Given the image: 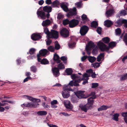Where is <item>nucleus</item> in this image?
<instances>
[{"instance_id":"nucleus-2","label":"nucleus","mask_w":127,"mask_h":127,"mask_svg":"<svg viewBox=\"0 0 127 127\" xmlns=\"http://www.w3.org/2000/svg\"><path fill=\"white\" fill-rule=\"evenodd\" d=\"M68 85H64L63 88V91L62 92V95L64 98H67L70 96L68 91H72L73 90L71 88H68Z\"/></svg>"},{"instance_id":"nucleus-55","label":"nucleus","mask_w":127,"mask_h":127,"mask_svg":"<svg viewBox=\"0 0 127 127\" xmlns=\"http://www.w3.org/2000/svg\"><path fill=\"white\" fill-rule=\"evenodd\" d=\"M36 51V49L34 48H31L29 50V53L31 54H32L34 53L35 51Z\"/></svg>"},{"instance_id":"nucleus-41","label":"nucleus","mask_w":127,"mask_h":127,"mask_svg":"<svg viewBox=\"0 0 127 127\" xmlns=\"http://www.w3.org/2000/svg\"><path fill=\"white\" fill-rule=\"evenodd\" d=\"M119 116V114L118 113H115L113 115V119L116 121H118V117Z\"/></svg>"},{"instance_id":"nucleus-33","label":"nucleus","mask_w":127,"mask_h":127,"mask_svg":"<svg viewBox=\"0 0 127 127\" xmlns=\"http://www.w3.org/2000/svg\"><path fill=\"white\" fill-rule=\"evenodd\" d=\"M88 60L91 63H93L96 60V58L94 57L90 56L88 57Z\"/></svg>"},{"instance_id":"nucleus-57","label":"nucleus","mask_w":127,"mask_h":127,"mask_svg":"<svg viewBox=\"0 0 127 127\" xmlns=\"http://www.w3.org/2000/svg\"><path fill=\"white\" fill-rule=\"evenodd\" d=\"M101 31L102 28L100 27H98L96 30L97 33L99 34H101Z\"/></svg>"},{"instance_id":"nucleus-30","label":"nucleus","mask_w":127,"mask_h":127,"mask_svg":"<svg viewBox=\"0 0 127 127\" xmlns=\"http://www.w3.org/2000/svg\"><path fill=\"white\" fill-rule=\"evenodd\" d=\"M114 10L112 9H110L107 11L106 12L107 17H109L111 16L113 13Z\"/></svg>"},{"instance_id":"nucleus-22","label":"nucleus","mask_w":127,"mask_h":127,"mask_svg":"<svg viewBox=\"0 0 127 127\" xmlns=\"http://www.w3.org/2000/svg\"><path fill=\"white\" fill-rule=\"evenodd\" d=\"M51 23L50 20L47 19L43 21L42 24V25L43 27H46L49 25Z\"/></svg>"},{"instance_id":"nucleus-59","label":"nucleus","mask_w":127,"mask_h":127,"mask_svg":"<svg viewBox=\"0 0 127 127\" xmlns=\"http://www.w3.org/2000/svg\"><path fill=\"white\" fill-rule=\"evenodd\" d=\"M127 15V13H126V11L125 10H123L121 11L120 13V15H124V16Z\"/></svg>"},{"instance_id":"nucleus-64","label":"nucleus","mask_w":127,"mask_h":127,"mask_svg":"<svg viewBox=\"0 0 127 127\" xmlns=\"http://www.w3.org/2000/svg\"><path fill=\"white\" fill-rule=\"evenodd\" d=\"M86 72L88 73V74H90H90H91L93 72V70L91 69H90L86 71Z\"/></svg>"},{"instance_id":"nucleus-9","label":"nucleus","mask_w":127,"mask_h":127,"mask_svg":"<svg viewBox=\"0 0 127 127\" xmlns=\"http://www.w3.org/2000/svg\"><path fill=\"white\" fill-rule=\"evenodd\" d=\"M85 92L84 91H79L75 92V94L78 98H86L85 97L84 94Z\"/></svg>"},{"instance_id":"nucleus-27","label":"nucleus","mask_w":127,"mask_h":127,"mask_svg":"<svg viewBox=\"0 0 127 127\" xmlns=\"http://www.w3.org/2000/svg\"><path fill=\"white\" fill-rule=\"evenodd\" d=\"M98 23L96 21H93L91 23V28H96L98 26Z\"/></svg>"},{"instance_id":"nucleus-36","label":"nucleus","mask_w":127,"mask_h":127,"mask_svg":"<svg viewBox=\"0 0 127 127\" xmlns=\"http://www.w3.org/2000/svg\"><path fill=\"white\" fill-rule=\"evenodd\" d=\"M44 32L49 37V36L50 33H51V32L49 31V30L47 27H44Z\"/></svg>"},{"instance_id":"nucleus-31","label":"nucleus","mask_w":127,"mask_h":127,"mask_svg":"<svg viewBox=\"0 0 127 127\" xmlns=\"http://www.w3.org/2000/svg\"><path fill=\"white\" fill-rule=\"evenodd\" d=\"M104 56V53H100L97 58V61L98 62H100L101 60L103 58Z\"/></svg>"},{"instance_id":"nucleus-29","label":"nucleus","mask_w":127,"mask_h":127,"mask_svg":"<svg viewBox=\"0 0 127 127\" xmlns=\"http://www.w3.org/2000/svg\"><path fill=\"white\" fill-rule=\"evenodd\" d=\"M102 40L104 43L108 44L110 41V38L107 37H104L102 38Z\"/></svg>"},{"instance_id":"nucleus-19","label":"nucleus","mask_w":127,"mask_h":127,"mask_svg":"<svg viewBox=\"0 0 127 127\" xmlns=\"http://www.w3.org/2000/svg\"><path fill=\"white\" fill-rule=\"evenodd\" d=\"M80 107L82 110L85 112H87L88 109L91 108L88 104H87L84 105H82L80 106Z\"/></svg>"},{"instance_id":"nucleus-23","label":"nucleus","mask_w":127,"mask_h":127,"mask_svg":"<svg viewBox=\"0 0 127 127\" xmlns=\"http://www.w3.org/2000/svg\"><path fill=\"white\" fill-rule=\"evenodd\" d=\"M77 14V12H76V7H73L72 10L70 11L68 15H69V16H73L76 15Z\"/></svg>"},{"instance_id":"nucleus-48","label":"nucleus","mask_w":127,"mask_h":127,"mask_svg":"<svg viewBox=\"0 0 127 127\" xmlns=\"http://www.w3.org/2000/svg\"><path fill=\"white\" fill-rule=\"evenodd\" d=\"M116 34L117 35H120L121 33V29L119 28H118L115 30Z\"/></svg>"},{"instance_id":"nucleus-24","label":"nucleus","mask_w":127,"mask_h":127,"mask_svg":"<svg viewBox=\"0 0 127 127\" xmlns=\"http://www.w3.org/2000/svg\"><path fill=\"white\" fill-rule=\"evenodd\" d=\"M81 18L82 21H83V23H85L86 22H88L89 20V18L87 17V16L85 14H83L82 15Z\"/></svg>"},{"instance_id":"nucleus-1","label":"nucleus","mask_w":127,"mask_h":127,"mask_svg":"<svg viewBox=\"0 0 127 127\" xmlns=\"http://www.w3.org/2000/svg\"><path fill=\"white\" fill-rule=\"evenodd\" d=\"M117 44L116 42L111 41L108 43V46L104 43L101 40L99 41L97 44L98 48H113L115 47Z\"/></svg>"},{"instance_id":"nucleus-56","label":"nucleus","mask_w":127,"mask_h":127,"mask_svg":"<svg viewBox=\"0 0 127 127\" xmlns=\"http://www.w3.org/2000/svg\"><path fill=\"white\" fill-rule=\"evenodd\" d=\"M30 68L31 71L34 72H35L36 71V67L35 66H32Z\"/></svg>"},{"instance_id":"nucleus-49","label":"nucleus","mask_w":127,"mask_h":127,"mask_svg":"<svg viewBox=\"0 0 127 127\" xmlns=\"http://www.w3.org/2000/svg\"><path fill=\"white\" fill-rule=\"evenodd\" d=\"M64 17V16L61 13H59L58 15L57 18L58 19L60 20L62 19Z\"/></svg>"},{"instance_id":"nucleus-61","label":"nucleus","mask_w":127,"mask_h":127,"mask_svg":"<svg viewBox=\"0 0 127 127\" xmlns=\"http://www.w3.org/2000/svg\"><path fill=\"white\" fill-rule=\"evenodd\" d=\"M91 48H85V50L87 52V53L89 55H90L91 54Z\"/></svg>"},{"instance_id":"nucleus-10","label":"nucleus","mask_w":127,"mask_h":127,"mask_svg":"<svg viewBox=\"0 0 127 127\" xmlns=\"http://www.w3.org/2000/svg\"><path fill=\"white\" fill-rule=\"evenodd\" d=\"M23 96L24 98L26 99H27L32 102L38 103V102L40 101V99H39L34 98L31 96L28 95H23Z\"/></svg>"},{"instance_id":"nucleus-62","label":"nucleus","mask_w":127,"mask_h":127,"mask_svg":"<svg viewBox=\"0 0 127 127\" xmlns=\"http://www.w3.org/2000/svg\"><path fill=\"white\" fill-rule=\"evenodd\" d=\"M124 22V26L126 28H127V20L126 19H124V21H123Z\"/></svg>"},{"instance_id":"nucleus-60","label":"nucleus","mask_w":127,"mask_h":127,"mask_svg":"<svg viewBox=\"0 0 127 127\" xmlns=\"http://www.w3.org/2000/svg\"><path fill=\"white\" fill-rule=\"evenodd\" d=\"M48 50L49 51L51 52H54L55 50V49L56 50H58L60 48H48Z\"/></svg>"},{"instance_id":"nucleus-45","label":"nucleus","mask_w":127,"mask_h":127,"mask_svg":"<svg viewBox=\"0 0 127 127\" xmlns=\"http://www.w3.org/2000/svg\"><path fill=\"white\" fill-rule=\"evenodd\" d=\"M6 104H7V103H2L0 102V112H3L4 110V107H1V106H4Z\"/></svg>"},{"instance_id":"nucleus-4","label":"nucleus","mask_w":127,"mask_h":127,"mask_svg":"<svg viewBox=\"0 0 127 127\" xmlns=\"http://www.w3.org/2000/svg\"><path fill=\"white\" fill-rule=\"evenodd\" d=\"M39 105V104L37 102H31L28 103L23 104L21 105V106L24 108H25V107L35 108Z\"/></svg>"},{"instance_id":"nucleus-25","label":"nucleus","mask_w":127,"mask_h":127,"mask_svg":"<svg viewBox=\"0 0 127 127\" xmlns=\"http://www.w3.org/2000/svg\"><path fill=\"white\" fill-rule=\"evenodd\" d=\"M76 95H72L71 96V102L73 103H77L78 101V99L77 98Z\"/></svg>"},{"instance_id":"nucleus-5","label":"nucleus","mask_w":127,"mask_h":127,"mask_svg":"<svg viewBox=\"0 0 127 127\" xmlns=\"http://www.w3.org/2000/svg\"><path fill=\"white\" fill-rule=\"evenodd\" d=\"M60 33L61 36L65 38L67 37L69 35V31L66 28H63Z\"/></svg>"},{"instance_id":"nucleus-15","label":"nucleus","mask_w":127,"mask_h":127,"mask_svg":"<svg viewBox=\"0 0 127 127\" xmlns=\"http://www.w3.org/2000/svg\"><path fill=\"white\" fill-rule=\"evenodd\" d=\"M96 98L95 96H92L88 99V103L87 104L88 105L92 108V105L94 102L93 99Z\"/></svg>"},{"instance_id":"nucleus-6","label":"nucleus","mask_w":127,"mask_h":127,"mask_svg":"<svg viewBox=\"0 0 127 127\" xmlns=\"http://www.w3.org/2000/svg\"><path fill=\"white\" fill-rule=\"evenodd\" d=\"M59 37L58 32L56 31L51 30L48 37L50 38L57 39Z\"/></svg>"},{"instance_id":"nucleus-40","label":"nucleus","mask_w":127,"mask_h":127,"mask_svg":"<svg viewBox=\"0 0 127 127\" xmlns=\"http://www.w3.org/2000/svg\"><path fill=\"white\" fill-rule=\"evenodd\" d=\"M71 77L72 78L73 80L76 79L77 78L79 79L81 78L80 76H78L76 74H73L71 75Z\"/></svg>"},{"instance_id":"nucleus-47","label":"nucleus","mask_w":127,"mask_h":127,"mask_svg":"<svg viewBox=\"0 0 127 127\" xmlns=\"http://www.w3.org/2000/svg\"><path fill=\"white\" fill-rule=\"evenodd\" d=\"M98 48H94L93 49L92 52V53L93 55H95L98 53Z\"/></svg>"},{"instance_id":"nucleus-42","label":"nucleus","mask_w":127,"mask_h":127,"mask_svg":"<svg viewBox=\"0 0 127 127\" xmlns=\"http://www.w3.org/2000/svg\"><path fill=\"white\" fill-rule=\"evenodd\" d=\"M121 77L120 79V80L123 81L127 79V73L121 76Z\"/></svg>"},{"instance_id":"nucleus-50","label":"nucleus","mask_w":127,"mask_h":127,"mask_svg":"<svg viewBox=\"0 0 127 127\" xmlns=\"http://www.w3.org/2000/svg\"><path fill=\"white\" fill-rule=\"evenodd\" d=\"M98 84L97 83H93L92 84L91 87L92 88H95L98 86Z\"/></svg>"},{"instance_id":"nucleus-3","label":"nucleus","mask_w":127,"mask_h":127,"mask_svg":"<svg viewBox=\"0 0 127 127\" xmlns=\"http://www.w3.org/2000/svg\"><path fill=\"white\" fill-rule=\"evenodd\" d=\"M89 29V28L86 25L83 26L81 27L79 32L82 36H84L87 33Z\"/></svg>"},{"instance_id":"nucleus-26","label":"nucleus","mask_w":127,"mask_h":127,"mask_svg":"<svg viewBox=\"0 0 127 127\" xmlns=\"http://www.w3.org/2000/svg\"><path fill=\"white\" fill-rule=\"evenodd\" d=\"M48 52V51L46 49H43L40 50L39 52V53L40 55L45 56L47 55Z\"/></svg>"},{"instance_id":"nucleus-37","label":"nucleus","mask_w":127,"mask_h":127,"mask_svg":"<svg viewBox=\"0 0 127 127\" xmlns=\"http://www.w3.org/2000/svg\"><path fill=\"white\" fill-rule=\"evenodd\" d=\"M65 72L68 75H71L72 73V70L71 68H68L66 69L65 71Z\"/></svg>"},{"instance_id":"nucleus-58","label":"nucleus","mask_w":127,"mask_h":127,"mask_svg":"<svg viewBox=\"0 0 127 127\" xmlns=\"http://www.w3.org/2000/svg\"><path fill=\"white\" fill-rule=\"evenodd\" d=\"M73 81L72 80L71 81L68 83V85H68V88H70L69 86L71 87H72L73 86Z\"/></svg>"},{"instance_id":"nucleus-11","label":"nucleus","mask_w":127,"mask_h":127,"mask_svg":"<svg viewBox=\"0 0 127 127\" xmlns=\"http://www.w3.org/2000/svg\"><path fill=\"white\" fill-rule=\"evenodd\" d=\"M83 77L81 78V81L84 80L82 83V84L85 85L88 82V80L89 79V77L90 76V74H88L87 73H85L82 75Z\"/></svg>"},{"instance_id":"nucleus-7","label":"nucleus","mask_w":127,"mask_h":127,"mask_svg":"<svg viewBox=\"0 0 127 127\" xmlns=\"http://www.w3.org/2000/svg\"><path fill=\"white\" fill-rule=\"evenodd\" d=\"M42 36L38 33H35L32 34L31 38L33 41L39 40L42 38Z\"/></svg>"},{"instance_id":"nucleus-53","label":"nucleus","mask_w":127,"mask_h":127,"mask_svg":"<svg viewBox=\"0 0 127 127\" xmlns=\"http://www.w3.org/2000/svg\"><path fill=\"white\" fill-rule=\"evenodd\" d=\"M52 5L54 6H57L59 5V2L58 0H56L53 2Z\"/></svg>"},{"instance_id":"nucleus-35","label":"nucleus","mask_w":127,"mask_h":127,"mask_svg":"<svg viewBox=\"0 0 127 127\" xmlns=\"http://www.w3.org/2000/svg\"><path fill=\"white\" fill-rule=\"evenodd\" d=\"M58 68L59 69H64L65 66L62 63H60L57 66Z\"/></svg>"},{"instance_id":"nucleus-28","label":"nucleus","mask_w":127,"mask_h":127,"mask_svg":"<svg viewBox=\"0 0 127 127\" xmlns=\"http://www.w3.org/2000/svg\"><path fill=\"white\" fill-rule=\"evenodd\" d=\"M61 7L64 11L67 12L68 11L67 6L64 4L62 3L61 4Z\"/></svg>"},{"instance_id":"nucleus-46","label":"nucleus","mask_w":127,"mask_h":127,"mask_svg":"<svg viewBox=\"0 0 127 127\" xmlns=\"http://www.w3.org/2000/svg\"><path fill=\"white\" fill-rule=\"evenodd\" d=\"M70 21L68 19L64 20L63 21V24L65 26L68 24L69 25Z\"/></svg>"},{"instance_id":"nucleus-18","label":"nucleus","mask_w":127,"mask_h":127,"mask_svg":"<svg viewBox=\"0 0 127 127\" xmlns=\"http://www.w3.org/2000/svg\"><path fill=\"white\" fill-rule=\"evenodd\" d=\"M98 47L93 42L90 41L88 43L86 48H98Z\"/></svg>"},{"instance_id":"nucleus-43","label":"nucleus","mask_w":127,"mask_h":127,"mask_svg":"<svg viewBox=\"0 0 127 127\" xmlns=\"http://www.w3.org/2000/svg\"><path fill=\"white\" fill-rule=\"evenodd\" d=\"M55 47H54L53 46H50L48 48H60V46L59 44L58 43V42L56 41L55 42Z\"/></svg>"},{"instance_id":"nucleus-39","label":"nucleus","mask_w":127,"mask_h":127,"mask_svg":"<svg viewBox=\"0 0 127 127\" xmlns=\"http://www.w3.org/2000/svg\"><path fill=\"white\" fill-rule=\"evenodd\" d=\"M61 59L63 61L64 64H66L67 63V57L66 56H63L61 57Z\"/></svg>"},{"instance_id":"nucleus-34","label":"nucleus","mask_w":127,"mask_h":127,"mask_svg":"<svg viewBox=\"0 0 127 127\" xmlns=\"http://www.w3.org/2000/svg\"><path fill=\"white\" fill-rule=\"evenodd\" d=\"M108 107L105 105H102L99 108H98V110L100 111L102 110H106Z\"/></svg>"},{"instance_id":"nucleus-14","label":"nucleus","mask_w":127,"mask_h":127,"mask_svg":"<svg viewBox=\"0 0 127 127\" xmlns=\"http://www.w3.org/2000/svg\"><path fill=\"white\" fill-rule=\"evenodd\" d=\"M64 104L65 107L70 110H71L73 107L70 102L68 100H64Z\"/></svg>"},{"instance_id":"nucleus-13","label":"nucleus","mask_w":127,"mask_h":127,"mask_svg":"<svg viewBox=\"0 0 127 127\" xmlns=\"http://www.w3.org/2000/svg\"><path fill=\"white\" fill-rule=\"evenodd\" d=\"M60 58L59 56L57 54L55 53L54 55L53 59L54 62H53L52 61H51V63L52 64H55V62L57 63H60L61 60L60 59Z\"/></svg>"},{"instance_id":"nucleus-52","label":"nucleus","mask_w":127,"mask_h":127,"mask_svg":"<svg viewBox=\"0 0 127 127\" xmlns=\"http://www.w3.org/2000/svg\"><path fill=\"white\" fill-rule=\"evenodd\" d=\"M123 40L127 45V33L125 34L123 38Z\"/></svg>"},{"instance_id":"nucleus-20","label":"nucleus","mask_w":127,"mask_h":127,"mask_svg":"<svg viewBox=\"0 0 127 127\" xmlns=\"http://www.w3.org/2000/svg\"><path fill=\"white\" fill-rule=\"evenodd\" d=\"M43 10L45 12H50L52 11V8L51 6L49 5H46L43 7Z\"/></svg>"},{"instance_id":"nucleus-38","label":"nucleus","mask_w":127,"mask_h":127,"mask_svg":"<svg viewBox=\"0 0 127 127\" xmlns=\"http://www.w3.org/2000/svg\"><path fill=\"white\" fill-rule=\"evenodd\" d=\"M80 81L81 78L75 80L74 82H73V85L75 86H79V84L78 83L80 82Z\"/></svg>"},{"instance_id":"nucleus-12","label":"nucleus","mask_w":127,"mask_h":127,"mask_svg":"<svg viewBox=\"0 0 127 127\" xmlns=\"http://www.w3.org/2000/svg\"><path fill=\"white\" fill-rule=\"evenodd\" d=\"M79 23V21L78 20L72 19L70 21L69 26L70 28H73L77 25Z\"/></svg>"},{"instance_id":"nucleus-8","label":"nucleus","mask_w":127,"mask_h":127,"mask_svg":"<svg viewBox=\"0 0 127 127\" xmlns=\"http://www.w3.org/2000/svg\"><path fill=\"white\" fill-rule=\"evenodd\" d=\"M37 14L38 17L42 20H45L46 19V14L43 10L39 11L37 10Z\"/></svg>"},{"instance_id":"nucleus-17","label":"nucleus","mask_w":127,"mask_h":127,"mask_svg":"<svg viewBox=\"0 0 127 127\" xmlns=\"http://www.w3.org/2000/svg\"><path fill=\"white\" fill-rule=\"evenodd\" d=\"M124 19H119L116 21L114 23V25L115 26L117 27H120L124 24L123 22L124 21Z\"/></svg>"},{"instance_id":"nucleus-32","label":"nucleus","mask_w":127,"mask_h":127,"mask_svg":"<svg viewBox=\"0 0 127 127\" xmlns=\"http://www.w3.org/2000/svg\"><path fill=\"white\" fill-rule=\"evenodd\" d=\"M47 112L45 111H39L37 112V114L40 116L45 115H47Z\"/></svg>"},{"instance_id":"nucleus-21","label":"nucleus","mask_w":127,"mask_h":127,"mask_svg":"<svg viewBox=\"0 0 127 127\" xmlns=\"http://www.w3.org/2000/svg\"><path fill=\"white\" fill-rule=\"evenodd\" d=\"M113 24L111 20H107L104 22V25L107 27L109 28Z\"/></svg>"},{"instance_id":"nucleus-63","label":"nucleus","mask_w":127,"mask_h":127,"mask_svg":"<svg viewBox=\"0 0 127 127\" xmlns=\"http://www.w3.org/2000/svg\"><path fill=\"white\" fill-rule=\"evenodd\" d=\"M62 114H63L64 116H68L70 115V114L69 115L66 113L65 112H61L60 113V115H62Z\"/></svg>"},{"instance_id":"nucleus-54","label":"nucleus","mask_w":127,"mask_h":127,"mask_svg":"<svg viewBox=\"0 0 127 127\" xmlns=\"http://www.w3.org/2000/svg\"><path fill=\"white\" fill-rule=\"evenodd\" d=\"M100 66V63H95L93 64V66L95 68H98Z\"/></svg>"},{"instance_id":"nucleus-51","label":"nucleus","mask_w":127,"mask_h":127,"mask_svg":"<svg viewBox=\"0 0 127 127\" xmlns=\"http://www.w3.org/2000/svg\"><path fill=\"white\" fill-rule=\"evenodd\" d=\"M76 43L75 42H71L68 44L69 48H73L75 47Z\"/></svg>"},{"instance_id":"nucleus-16","label":"nucleus","mask_w":127,"mask_h":127,"mask_svg":"<svg viewBox=\"0 0 127 127\" xmlns=\"http://www.w3.org/2000/svg\"><path fill=\"white\" fill-rule=\"evenodd\" d=\"M53 75L55 77L59 76L60 74L59 70L57 67L52 68V69Z\"/></svg>"},{"instance_id":"nucleus-44","label":"nucleus","mask_w":127,"mask_h":127,"mask_svg":"<svg viewBox=\"0 0 127 127\" xmlns=\"http://www.w3.org/2000/svg\"><path fill=\"white\" fill-rule=\"evenodd\" d=\"M49 63L48 61L46 59H43L41 61V63L42 64H48Z\"/></svg>"}]
</instances>
